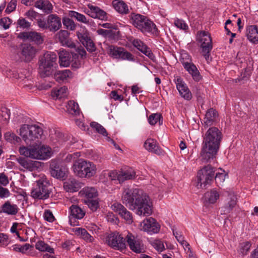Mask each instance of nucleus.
Segmentation results:
<instances>
[{
    "instance_id": "1",
    "label": "nucleus",
    "mask_w": 258,
    "mask_h": 258,
    "mask_svg": "<svg viewBox=\"0 0 258 258\" xmlns=\"http://www.w3.org/2000/svg\"><path fill=\"white\" fill-rule=\"evenodd\" d=\"M121 200L130 209H137L136 213L140 216H148L152 213L149 197L140 189L125 188Z\"/></svg>"
},
{
    "instance_id": "2",
    "label": "nucleus",
    "mask_w": 258,
    "mask_h": 258,
    "mask_svg": "<svg viewBox=\"0 0 258 258\" xmlns=\"http://www.w3.org/2000/svg\"><path fill=\"white\" fill-rule=\"evenodd\" d=\"M221 132L216 127H210L205 133L201 152L202 160L210 162L216 158L222 139Z\"/></svg>"
},
{
    "instance_id": "3",
    "label": "nucleus",
    "mask_w": 258,
    "mask_h": 258,
    "mask_svg": "<svg viewBox=\"0 0 258 258\" xmlns=\"http://www.w3.org/2000/svg\"><path fill=\"white\" fill-rule=\"evenodd\" d=\"M130 18L132 24L142 33L150 34L155 37L159 36L160 31L156 24L147 17L140 14L132 13Z\"/></svg>"
},
{
    "instance_id": "4",
    "label": "nucleus",
    "mask_w": 258,
    "mask_h": 258,
    "mask_svg": "<svg viewBox=\"0 0 258 258\" xmlns=\"http://www.w3.org/2000/svg\"><path fill=\"white\" fill-rule=\"evenodd\" d=\"M56 54L47 52L39 60L38 72L41 78H45L52 75L55 71L57 63Z\"/></svg>"
},
{
    "instance_id": "5",
    "label": "nucleus",
    "mask_w": 258,
    "mask_h": 258,
    "mask_svg": "<svg viewBox=\"0 0 258 258\" xmlns=\"http://www.w3.org/2000/svg\"><path fill=\"white\" fill-rule=\"evenodd\" d=\"M42 128L37 125L23 124L20 129V135L27 144H34L39 142L43 135Z\"/></svg>"
},
{
    "instance_id": "6",
    "label": "nucleus",
    "mask_w": 258,
    "mask_h": 258,
    "mask_svg": "<svg viewBox=\"0 0 258 258\" xmlns=\"http://www.w3.org/2000/svg\"><path fill=\"white\" fill-rule=\"evenodd\" d=\"M72 168L75 174L80 178H90L95 174L96 171L94 163L83 159L76 160Z\"/></svg>"
},
{
    "instance_id": "7",
    "label": "nucleus",
    "mask_w": 258,
    "mask_h": 258,
    "mask_svg": "<svg viewBox=\"0 0 258 258\" xmlns=\"http://www.w3.org/2000/svg\"><path fill=\"white\" fill-rule=\"evenodd\" d=\"M50 182L45 175L37 181V186L32 189L31 197L35 199L45 200L49 198Z\"/></svg>"
},
{
    "instance_id": "8",
    "label": "nucleus",
    "mask_w": 258,
    "mask_h": 258,
    "mask_svg": "<svg viewBox=\"0 0 258 258\" xmlns=\"http://www.w3.org/2000/svg\"><path fill=\"white\" fill-rule=\"evenodd\" d=\"M215 172V168L211 165L205 166L200 170L197 174V188H204L211 183L213 180Z\"/></svg>"
},
{
    "instance_id": "9",
    "label": "nucleus",
    "mask_w": 258,
    "mask_h": 258,
    "mask_svg": "<svg viewBox=\"0 0 258 258\" xmlns=\"http://www.w3.org/2000/svg\"><path fill=\"white\" fill-rule=\"evenodd\" d=\"M197 39L201 43L202 52L205 59L208 60L210 53L213 46L212 44V38L210 34L205 31H199L197 34Z\"/></svg>"
},
{
    "instance_id": "10",
    "label": "nucleus",
    "mask_w": 258,
    "mask_h": 258,
    "mask_svg": "<svg viewBox=\"0 0 258 258\" xmlns=\"http://www.w3.org/2000/svg\"><path fill=\"white\" fill-rule=\"evenodd\" d=\"M108 54L114 58L130 61L135 60L134 55L122 47H118L112 45H109L108 47Z\"/></svg>"
},
{
    "instance_id": "11",
    "label": "nucleus",
    "mask_w": 258,
    "mask_h": 258,
    "mask_svg": "<svg viewBox=\"0 0 258 258\" xmlns=\"http://www.w3.org/2000/svg\"><path fill=\"white\" fill-rule=\"evenodd\" d=\"M104 239L105 242H136L135 236L129 232L125 233L116 231L111 232L104 235Z\"/></svg>"
},
{
    "instance_id": "12",
    "label": "nucleus",
    "mask_w": 258,
    "mask_h": 258,
    "mask_svg": "<svg viewBox=\"0 0 258 258\" xmlns=\"http://www.w3.org/2000/svg\"><path fill=\"white\" fill-rule=\"evenodd\" d=\"M77 36L79 41L90 52H93L95 50V44L90 38L89 32L86 28L81 27L77 32Z\"/></svg>"
},
{
    "instance_id": "13",
    "label": "nucleus",
    "mask_w": 258,
    "mask_h": 258,
    "mask_svg": "<svg viewBox=\"0 0 258 258\" xmlns=\"http://www.w3.org/2000/svg\"><path fill=\"white\" fill-rule=\"evenodd\" d=\"M111 208L113 211L117 213L122 219L125 220L126 223L131 224L133 222L132 213L121 204L115 203L111 205Z\"/></svg>"
},
{
    "instance_id": "14",
    "label": "nucleus",
    "mask_w": 258,
    "mask_h": 258,
    "mask_svg": "<svg viewBox=\"0 0 258 258\" xmlns=\"http://www.w3.org/2000/svg\"><path fill=\"white\" fill-rule=\"evenodd\" d=\"M70 215L69 222L72 226L78 225L79 222L76 220L82 219L85 212L78 205H72L70 208Z\"/></svg>"
},
{
    "instance_id": "15",
    "label": "nucleus",
    "mask_w": 258,
    "mask_h": 258,
    "mask_svg": "<svg viewBox=\"0 0 258 258\" xmlns=\"http://www.w3.org/2000/svg\"><path fill=\"white\" fill-rule=\"evenodd\" d=\"M237 205V197L233 193H229L225 200L224 205L221 208L222 215L230 213Z\"/></svg>"
},
{
    "instance_id": "16",
    "label": "nucleus",
    "mask_w": 258,
    "mask_h": 258,
    "mask_svg": "<svg viewBox=\"0 0 258 258\" xmlns=\"http://www.w3.org/2000/svg\"><path fill=\"white\" fill-rule=\"evenodd\" d=\"M47 30L55 33L61 27V18L55 14H50L47 17Z\"/></svg>"
},
{
    "instance_id": "17",
    "label": "nucleus",
    "mask_w": 258,
    "mask_h": 258,
    "mask_svg": "<svg viewBox=\"0 0 258 258\" xmlns=\"http://www.w3.org/2000/svg\"><path fill=\"white\" fill-rule=\"evenodd\" d=\"M175 83L180 96L185 100H191L192 97V94L182 79L177 77L175 79Z\"/></svg>"
},
{
    "instance_id": "18",
    "label": "nucleus",
    "mask_w": 258,
    "mask_h": 258,
    "mask_svg": "<svg viewBox=\"0 0 258 258\" xmlns=\"http://www.w3.org/2000/svg\"><path fill=\"white\" fill-rule=\"evenodd\" d=\"M141 225L143 229L150 234L157 233L160 229V225L152 217L145 219L142 223Z\"/></svg>"
},
{
    "instance_id": "19",
    "label": "nucleus",
    "mask_w": 258,
    "mask_h": 258,
    "mask_svg": "<svg viewBox=\"0 0 258 258\" xmlns=\"http://www.w3.org/2000/svg\"><path fill=\"white\" fill-rule=\"evenodd\" d=\"M88 7L89 10H88L86 13L91 17L94 19H99L101 20L107 19L106 13L98 7L90 4L88 5Z\"/></svg>"
},
{
    "instance_id": "20",
    "label": "nucleus",
    "mask_w": 258,
    "mask_h": 258,
    "mask_svg": "<svg viewBox=\"0 0 258 258\" xmlns=\"http://www.w3.org/2000/svg\"><path fill=\"white\" fill-rule=\"evenodd\" d=\"M50 172L52 176L60 179H63L66 177V170L65 168L60 167L55 162H52L50 165Z\"/></svg>"
},
{
    "instance_id": "21",
    "label": "nucleus",
    "mask_w": 258,
    "mask_h": 258,
    "mask_svg": "<svg viewBox=\"0 0 258 258\" xmlns=\"http://www.w3.org/2000/svg\"><path fill=\"white\" fill-rule=\"evenodd\" d=\"M18 163L25 169L32 171L38 167V162L28 158L19 157L16 158Z\"/></svg>"
},
{
    "instance_id": "22",
    "label": "nucleus",
    "mask_w": 258,
    "mask_h": 258,
    "mask_svg": "<svg viewBox=\"0 0 258 258\" xmlns=\"http://www.w3.org/2000/svg\"><path fill=\"white\" fill-rule=\"evenodd\" d=\"M132 43L138 50L149 57L151 58L153 55L150 49L140 39H134Z\"/></svg>"
},
{
    "instance_id": "23",
    "label": "nucleus",
    "mask_w": 258,
    "mask_h": 258,
    "mask_svg": "<svg viewBox=\"0 0 258 258\" xmlns=\"http://www.w3.org/2000/svg\"><path fill=\"white\" fill-rule=\"evenodd\" d=\"M144 147L148 151L157 155H160L163 154L162 150L159 147L157 141L154 139H147L144 143Z\"/></svg>"
},
{
    "instance_id": "24",
    "label": "nucleus",
    "mask_w": 258,
    "mask_h": 258,
    "mask_svg": "<svg viewBox=\"0 0 258 258\" xmlns=\"http://www.w3.org/2000/svg\"><path fill=\"white\" fill-rule=\"evenodd\" d=\"M36 49L30 44H24L22 46L21 54L26 61H30L35 56Z\"/></svg>"
},
{
    "instance_id": "25",
    "label": "nucleus",
    "mask_w": 258,
    "mask_h": 258,
    "mask_svg": "<svg viewBox=\"0 0 258 258\" xmlns=\"http://www.w3.org/2000/svg\"><path fill=\"white\" fill-rule=\"evenodd\" d=\"M59 41L63 46L76 48L75 44L70 39L69 33L66 30H60L57 34Z\"/></svg>"
},
{
    "instance_id": "26",
    "label": "nucleus",
    "mask_w": 258,
    "mask_h": 258,
    "mask_svg": "<svg viewBox=\"0 0 258 258\" xmlns=\"http://www.w3.org/2000/svg\"><path fill=\"white\" fill-rule=\"evenodd\" d=\"M19 208L17 205L12 204L8 201L0 207V213H4L9 215H16L18 212Z\"/></svg>"
},
{
    "instance_id": "27",
    "label": "nucleus",
    "mask_w": 258,
    "mask_h": 258,
    "mask_svg": "<svg viewBox=\"0 0 258 258\" xmlns=\"http://www.w3.org/2000/svg\"><path fill=\"white\" fill-rule=\"evenodd\" d=\"M34 6L47 14H51L53 8L52 5L48 0H37L35 3Z\"/></svg>"
},
{
    "instance_id": "28",
    "label": "nucleus",
    "mask_w": 258,
    "mask_h": 258,
    "mask_svg": "<svg viewBox=\"0 0 258 258\" xmlns=\"http://www.w3.org/2000/svg\"><path fill=\"white\" fill-rule=\"evenodd\" d=\"M63 188L67 192H74L78 191L81 188L80 182L76 179H69L63 183Z\"/></svg>"
},
{
    "instance_id": "29",
    "label": "nucleus",
    "mask_w": 258,
    "mask_h": 258,
    "mask_svg": "<svg viewBox=\"0 0 258 258\" xmlns=\"http://www.w3.org/2000/svg\"><path fill=\"white\" fill-rule=\"evenodd\" d=\"M246 36L251 42L258 43V27L256 25H250L246 28Z\"/></svg>"
},
{
    "instance_id": "30",
    "label": "nucleus",
    "mask_w": 258,
    "mask_h": 258,
    "mask_svg": "<svg viewBox=\"0 0 258 258\" xmlns=\"http://www.w3.org/2000/svg\"><path fill=\"white\" fill-rule=\"evenodd\" d=\"M136 175L135 170L132 168L121 170L119 173V183H121L125 180L134 179Z\"/></svg>"
},
{
    "instance_id": "31",
    "label": "nucleus",
    "mask_w": 258,
    "mask_h": 258,
    "mask_svg": "<svg viewBox=\"0 0 258 258\" xmlns=\"http://www.w3.org/2000/svg\"><path fill=\"white\" fill-rule=\"evenodd\" d=\"M186 71L191 75L192 79L196 82L200 81L202 79V77L200 75V73L195 64L193 63L188 65L186 64V67L184 68Z\"/></svg>"
},
{
    "instance_id": "32",
    "label": "nucleus",
    "mask_w": 258,
    "mask_h": 258,
    "mask_svg": "<svg viewBox=\"0 0 258 258\" xmlns=\"http://www.w3.org/2000/svg\"><path fill=\"white\" fill-rule=\"evenodd\" d=\"M112 5L114 9L121 14H127L129 12L127 5L122 1L114 0Z\"/></svg>"
},
{
    "instance_id": "33",
    "label": "nucleus",
    "mask_w": 258,
    "mask_h": 258,
    "mask_svg": "<svg viewBox=\"0 0 258 258\" xmlns=\"http://www.w3.org/2000/svg\"><path fill=\"white\" fill-rule=\"evenodd\" d=\"M69 15L70 17L75 18L77 21L88 25H90L92 22V19H88L84 15L74 11H70Z\"/></svg>"
},
{
    "instance_id": "34",
    "label": "nucleus",
    "mask_w": 258,
    "mask_h": 258,
    "mask_svg": "<svg viewBox=\"0 0 258 258\" xmlns=\"http://www.w3.org/2000/svg\"><path fill=\"white\" fill-rule=\"evenodd\" d=\"M72 76V73L69 70L58 71L55 72L54 74V79L59 83H61L67 80L68 78L71 77Z\"/></svg>"
},
{
    "instance_id": "35",
    "label": "nucleus",
    "mask_w": 258,
    "mask_h": 258,
    "mask_svg": "<svg viewBox=\"0 0 258 258\" xmlns=\"http://www.w3.org/2000/svg\"><path fill=\"white\" fill-rule=\"evenodd\" d=\"M66 107L67 111L68 113L74 116L80 115L81 110L79 105L77 102H75L74 100H70Z\"/></svg>"
},
{
    "instance_id": "36",
    "label": "nucleus",
    "mask_w": 258,
    "mask_h": 258,
    "mask_svg": "<svg viewBox=\"0 0 258 258\" xmlns=\"http://www.w3.org/2000/svg\"><path fill=\"white\" fill-rule=\"evenodd\" d=\"M82 196L86 197L87 199H93L98 195L97 190L92 187H85L80 191Z\"/></svg>"
},
{
    "instance_id": "37",
    "label": "nucleus",
    "mask_w": 258,
    "mask_h": 258,
    "mask_svg": "<svg viewBox=\"0 0 258 258\" xmlns=\"http://www.w3.org/2000/svg\"><path fill=\"white\" fill-rule=\"evenodd\" d=\"M217 115L218 113L216 110L212 108L208 109L206 112L205 117L204 118L205 125L207 126L212 125L213 122L215 120Z\"/></svg>"
},
{
    "instance_id": "38",
    "label": "nucleus",
    "mask_w": 258,
    "mask_h": 258,
    "mask_svg": "<svg viewBox=\"0 0 258 258\" xmlns=\"http://www.w3.org/2000/svg\"><path fill=\"white\" fill-rule=\"evenodd\" d=\"M59 63L60 66L67 67L69 66L71 62V55L69 52L66 50H61L59 53Z\"/></svg>"
},
{
    "instance_id": "39",
    "label": "nucleus",
    "mask_w": 258,
    "mask_h": 258,
    "mask_svg": "<svg viewBox=\"0 0 258 258\" xmlns=\"http://www.w3.org/2000/svg\"><path fill=\"white\" fill-rule=\"evenodd\" d=\"M67 90L68 88L66 86L58 89H53L51 91V95L53 99H61L67 96Z\"/></svg>"
},
{
    "instance_id": "40",
    "label": "nucleus",
    "mask_w": 258,
    "mask_h": 258,
    "mask_svg": "<svg viewBox=\"0 0 258 258\" xmlns=\"http://www.w3.org/2000/svg\"><path fill=\"white\" fill-rule=\"evenodd\" d=\"M220 197L219 192L215 189L207 191L205 194V200L210 204L215 203Z\"/></svg>"
},
{
    "instance_id": "41",
    "label": "nucleus",
    "mask_w": 258,
    "mask_h": 258,
    "mask_svg": "<svg viewBox=\"0 0 258 258\" xmlns=\"http://www.w3.org/2000/svg\"><path fill=\"white\" fill-rule=\"evenodd\" d=\"M75 231L76 234L80 235L84 240L92 242L94 240V238L84 228H76Z\"/></svg>"
},
{
    "instance_id": "42",
    "label": "nucleus",
    "mask_w": 258,
    "mask_h": 258,
    "mask_svg": "<svg viewBox=\"0 0 258 258\" xmlns=\"http://www.w3.org/2000/svg\"><path fill=\"white\" fill-rule=\"evenodd\" d=\"M33 246L29 243H26L24 244H16L12 246L13 249L14 251L21 252L22 253H26L31 250Z\"/></svg>"
},
{
    "instance_id": "43",
    "label": "nucleus",
    "mask_w": 258,
    "mask_h": 258,
    "mask_svg": "<svg viewBox=\"0 0 258 258\" xmlns=\"http://www.w3.org/2000/svg\"><path fill=\"white\" fill-rule=\"evenodd\" d=\"M29 35L30 41L34 42L37 44H41L44 41L41 34L36 31H30Z\"/></svg>"
},
{
    "instance_id": "44",
    "label": "nucleus",
    "mask_w": 258,
    "mask_h": 258,
    "mask_svg": "<svg viewBox=\"0 0 258 258\" xmlns=\"http://www.w3.org/2000/svg\"><path fill=\"white\" fill-rule=\"evenodd\" d=\"M40 159L45 160L51 157V149L50 147L45 146H42L39 148Z\"/></svg>"
},
{
    "instance_id": "45",
    "label": "nucleus",
    "mask_w": 258,
    "mask_h": 258,
    "mask_svg": "<svg viewBox=\"0 0 258 258\" xmlns=\"http://www.w3.org/2000/svg\"><path fill=\"white\" fill-rule=\"evenodd\" d=\"M4 138L7 141L12 144H17L21 141V139L13 132H8L4 134Z\"/></svg>"
},
{
    "instance_id": "46",
    "label": "nucleus",
    "mask_w": 258,
    "mask_h": 258,
    "mask_svg": "<svg viewBox=\"0 0 258 258\" xmlns=\"http://www.w3.org/2000/svg\"><path fill=\"white\" fill-rule=\"evenodd\" d=\"M130 248L136 253L145 252V247L142 243H127Z\"/></svg>"
},
{
    "instance_id": "47",
    "label": "nucleus",
    "mask_w": 258,
    "mask_h": 258,
    "mask_svg": "<svg viewBox=\"0 0 258 258\" xmlns=\"http://www.w3.org/2000/svg\"><path fill=\"white\" fill-rule=\"evenodd\" d=\"M90 126L94 128L97 133L103 136L107 137L108 134L105 128L98 123L93 121L90 123Z\"/></svg>"
},
{
    "instance_id": "48",
    "label": "nucleus",
    "mask_w": 258,
    "mask_h": 258,
    "mask_svg": "<svg viewBox=\"0 0 258 258\" xmlns=\"http://www.w3.org/2000/svg\"><path fill=\"white\" fill-rule=\"evenodd\" d=\"M17 25L18 27L23 30H28L31 27V23L22 17H20L18 20Z\"/></svg>"
},
{
    "instance_id": "49",
    "label": "nucleus",
    "mask_w": 258,
    "mask_h": 258,
    "mask_svg": "<svg viewBox=\"0 0 258 258\" xmlns=\"http://www.w3.org/2000/svg\"><path fill=\"white\" fill-rule=\"evenodd\" d=\"M180 61L182 64L184 68L186 67V64L189 65L191 62V58L189 54L186 51H184L180 54Z\"/></svg>"
},
{
    "instance_id": "50",
    "label": "nucleus",
    "mask_w": 258,
    "mask_h": 258,
    "mask_svg": "<svg viewBox=\"0 0 258 258\" xmlns=\"http://www.w3.org/2000/svg\"><path fill=\"white\" fill-rule=\"evenodd\" d=\"M62 22L66 28L70 30H74L76 28V25L74 21L68 17H63Z\"/></svg>"
},
{
    "instance_id": "51",
    "label": "nucleus",
    "mask_w": 258,
    "mask_h": 258,
    "mask_svg": "<svg viewBox=\"0 0 258 258\" xmlns=\"http://www.w3.org/2000/svg\"><path fill=\"white\" fill-rule=\"evenodd\" d=\"M85 203L93 212L96 211L99 206V202L96 199H87L86 200Z\"/></svg>"
},
{
    "instance_id": "52",
    "label": "nucleus",
    "mask_w": 258,
    "mask_h": 258,
    "mask_svg": "<svg viewBox=\"0 0 258 258\" xmlns=\"http://www.w3.org/2000/svg\"><path fill=\"white\" fill-rule=\"evenodd\" d=\"M174 24L178 28L187 32L188 30L187 24L182 19L176 18L174 19Z\"/></svg>"
},
{
    "instance_id": "53",
    "label": "nucleus",
    "mask_w": 258,
    "mask_h": 258,
    "mask_svg": "<svg viewBox=\"0 0 258 258\" xmlns=\"http://www.w3.org/2000/svg\"><path fill=\"white\" fill-rule=\"evenodd\" d=\"M251 247L250 243H240L238 246V251L242 255H244L247 254Z\"/></svg>"
},
{
    "instance_id": "54",
    "label": "nucleus",
    "mask_w": 258,
    "mask_h": 258,
    "mask_svg": "<svg viewBox=\"0 0 258 258\" xmlns=\"http://www.w3.org/2000/svg\"><path fill=\"white\" fill-rule=\"evenodd\" d=\"M36 248L42 251H48L50 253L53 252V248L48 246L46 243H36Z\"/></svg>"
},
{
    "instance_id": "55",
    "label": "nucleus",
    "mask_w": 258,
    "mask_h": 258,
    "mask_svg": "<svg viewBox=\"0 0 258 258\" xmlns=\"http://www.w3.org/2000/svg\"><path fill=\"white\" fill-rule=\"evenodd\" d=\"M36 24L38 27L42 30H47V19L45 20L43 17L39 16L36 19Z\"/></svg>"
},
{
    "instance_id": "56",
    "label": "nucleus",
    "mask_w": 258,
    "mask_h": 258,
    "mask_svg": "<svg viewBox=\"0 0 258 258\" xmlns=\"http://www.w3.org/2000/svg\"><path fill=\"white\" fill-rule=\"evenodd\" d=\"M106 218L108 222L113 224H118L119 223V219L112 212H108L106 215Z\"/></svg>"
},
{
    "instance_id": "57",
    "label": "nucleus",
    "mask_w": 258,
    "mask_h": 258,
    "mask_svg": "<svg viewBox=\"0 0 258 258\" xmlns=\"http://www.w3.org/2000/svg\"><path fill=\"white\" fill-rule=\"evenodd\" d=\"M161 117L160 114H152L148 118V122L151 125H155L158 121L160 122Z\"/></svg>"
},
{
    "instance_id": "58",
    "label": "nucleus",
    "mask_w": 258,
    "mask_h": 258,
    "mask_svg": "<svg viewBox=\"0 0 258 258\" xmlns=\"http://www.w3.org/2000/svg\"><path fill=\"white\" fill-rule=\"evenodd\" d=\"M24 15L31 21H33L34 20H36L38 18L37 17L40 16L39 13L35 11L33 9H31L27 11Z\"/></svg>"
},
{
    "instance_id": "59",
    "label": "nucleus",
    "mask_w": 258,
    "mask_h": 258,
    "mask_svg": "<svg viewBox=\"0 0 258 258\" xmlns=\"http://www.w3.org/2000/svg\"><path fill=\"white\" fill-rule=\"evenodd\" d=\"M108 245L114 249L123 250L126 247L125 243H107Z\"/></svg>"
},
{
    "instance_id": "60",
    "label": "nucleus",
    "mask_w": 258,
    "mask_h": 258,
    "mask_svg": "<svg viewBox=\"0 0 258 258\" xmlns=\"http://www.w3.org/2000/svg\"><path fill=\"white\" fill-rule=\"evenodd\" d=\"M17 5V0H11L10 2L8 4L6 10H5V12L8 14H10L11 12H13L15 10Z\"/></svg>"
},
{
    "instance_id": "61",
    "label": "nucleus",
    "mask_w": 258,
    "mask_h": 258,
    "mask_svg": "<svg viewBox=\"0 0 258 258\" xmlns=\"http://www.w3.org/2000/svg\"><path fill=\"white\" fill-rule=\"evenodd\" d=\"M39 147L32 146L31 147L30 158L32 159H40L39 149Z\"/></svg>"
},
{
    "instance_id": "62",
    "label": "nucleus",
    "mask_w": 258,
    "mask_h": 258,
    "mask_svg": "<svg viewBox=\"0 0 258 258\" xmlns=\"http://www.w3.org/2000/svg\"><path fill=\"white\" fill-rule=\"evenodd\" d=\"M19 151L20 154L21 155H23L26 158H30L31 147L30 148H28L24 146L21 147H20Z\"/></svg>"
},
{
    "instance_id": "63",
    "label": "nucleus",
    "mask_w": 258,
    "mask_h": 258,
    "mask_svg": "<svg viewBox=\"0 0 258 258\" xmlns=\"http://www.w3.org/2000/svg\"><path fill=\"white\" fill-rule=\"evenodd\" d=\"M43 217L44 219L49 222H52L55 220V218L50 210H46L44 211Z\"/></svg>"
},
{
    "instance_id": "64",
    "label": "nucleus",
    "mask_w": 258,
    "mask_h": 258,
    "mask_svg": "<svg viewBox=\"0 0 258 258\" xmlns=\"http://www.w3.org/2000/svg\"><path fill=\"white\" fill-rule=\"evenodd\" d=\"M11 24V20L9 18H4L0 19V25L2 26L4 29L9 28Z\"/></svg>"
}]
</instances>
